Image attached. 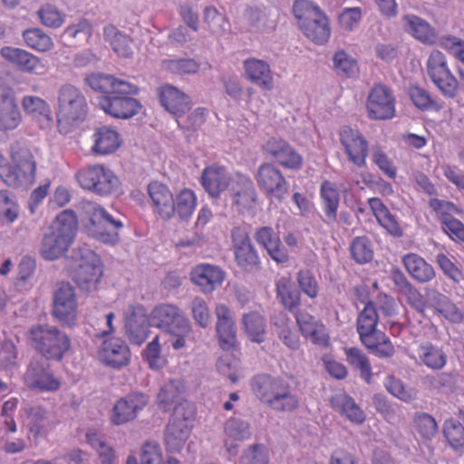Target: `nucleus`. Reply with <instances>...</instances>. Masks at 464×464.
Here are the masks:
<instances>
[{
  "mask_svg": "<svg viewBox=\"0 0 464 464\" xmlns=\"http://www.w3.org/2000/svg\"><path fill=\"white\" fill-rule=\"evenodd\" d=\"M401 261L408 274L419 283H428L435 277L432 266L418 254H406Z\"/></svg>",
  "mask_w": 464,
  "mask_h": 464,
  "instance_id": "41",
  "label": "nucleus"
},
{
  "mask_svg": "<svg viewBox=\"0 0 464 464\" xmlns=\"http://www.w3.org/2000/svg\"><path fill=\"white\" fill-rule=\"evenodd\" d=\"M255 239L263 246L276 263L285 264L289 260V255L282 246L279 236L271 227H262L256 229Z\"/></svg>",
  "mask_w": 464,
  "mask_h": 464,
  "instance_id": "35",
  "label": "nucleus"
},
{
  "mask_svg": "<svg viewBox=\"0 0 464 464\" xmlns=\"http://www.w3.org/2000/svg\"><path fill=\"white\" fill-rule=\"evenodd\" d=\"M197 206V196L195 192L189 188H183L177 195L174 200V214L186 219L191 217Z\"/></svg>",
  "mask_w": 464,
  "mask_h": 464,
  "instance_id": "55",
  "label": "nucleus"
},
{
  "mask_svg": "<svg viewBox=\"0 0 464 464\" xmlns=\"http://www.w3.org/2000/svg\"><path fill=\"white\" fill-rule=\"evenodd\" d=\"M180 391L174 381L165 383L158 394V405L164 411H169L178 401Z\"/></svg>",
  "mask_w": 464,
  "mask_h": 464,
  "instance_id": "64",
  "label": "nucleus"
},
{
  "mask_svg": "<svg viewBox=\"0 0 464 464\" xmlns=\"http://www.w3.org/2000/svg\"><path fill=\"white\" fill-rule=\"evenodd\" d=\"M333 410L353 424L361 425L366 415L355 401L344 392L334 395L330 400Z\"/></svg>",
  "mask_w": 464,
  "mask_h": 464,
  "instance_id": "39",
  "label": "nucleus"
},
{
  "mask_svg": "<svg viewBox=\"0 0 464 464\" xmlns=\"http://www.w3.org/2000/svg\"><path fill=\"white\" fill-rule=\"evenodd\" d=\"M143 358L148 362L150 369L160 370L162 369L167 360L161 355V346L160 343L159 335L155 336L150 342L143 352Z\"/></svg>",
  "mask_w": 464,
  "mask_h": 464,
  "instance_id": "60",
  "label": "nucleus"
},
{
  "mask_svg": "<svg viewBox=\"0 0 464 464\" xmlns=\"http://www.w3.org/2000/svg\"><path fill=\"white\" fill-rule=\"evenodd\" d=\"M379 314L374 303H369L359 312L356 330L362 343L380 358H389L395 353L390 338L377 329Z\"/></svg>",
  "mask_w": 464,
  "mask_h": 464,
  "instance_id": "7",
  "label": "nucleus"
},
{
  "mask_svg": "<svg viewBox=\"0 0 464 464\" xmlns=\"http://www.w3.org/2000/svg\"><path fill=\"white\" fill-rule=\"evenodd\" d=\"M23 121L22 112L12 87L0 83V132L15 130Z\"/></svg>",
  "mask_w": 464,
  "mask_h": 464,
  "instance_id": "22",
  "label": "nucleus"
},
{
  "mask_svg": "<svg viewBox=\"0 0 464 464\" xmlns=\"http://www.w3.org/2000/svg\"><path fill=\"white\" fill-rule=\"evenodd\" d=\"M147 193L155 213L164 219H170L174 216V197L166 184L151 181L147 186Z\"/></svg>",
  "mask_w": 464,
  "mask_h": 464,
  "instance_id": "29",
  "label": "nucleus"
},
{
  "mask_svg": "<svg viewBox=\"0 0 464 464\" xmlns=\"http://www.w3.org/2000/svg\"><path fill=\"white\" fill-rule=\"evenodd\" d=\"M149 323L151 326L169 334V342L174 350H180L196 343L189 320L175 304L168 303L157 304L150 312Z\"/></svg>",
  "mask_w": 464,
  "mask_h": 464,
  "instance_id": "4",
  "label": "nucleus"
},
{
  "mask_svg": "<svg viewBox=\"0 0 464 464\" xmlns=\"http://www.w3.org/2000/svg\"><path fill=\"white\" fill-rule=\"evenodd\" d=\"M26 384L33 389L54 392L60 388V381L51 372L50 365L40 360H33L24 374Z\"/></svg>",
  "mask_w": 464,
  "mask_h": 464,
  "instance_id": "24",
  "label": "nucleus"
},
{
  "mask_svg": "<svg viewBox=\"0 0 464 464\" xmlns=\"http://www.w3.org/2000/svg\"><path fill=\"white\" fill-rule=\"evenodd\" d=\"M274 324L277 328V334L283 343L292 350L298 349L300 345L299 336L289 328L288 325L291 324V321L287 315L285 313H279Z\"/></svg>",
  "mask_w": 464,
  "mask_h": 464,
  "instance_id": "56",
  "label": "nucleus"
},
{
  "mask_svg": "<svg viewBox=\"0 0 464 464\" xmlns=\"http://www.w3.org/2000/svg\"><path fill=\"white\" fill-rule=\"evenodd\" d=\"M37 16L42 24L50 28H59L64 22L63 15L59 9L50 4L42 5L37 11Z\"/></svg>",
  "mask_w": 464,
  "mask_h": 464,
  "instance_id": "62",
  "label": "nucleus"
},
{
  "mask_svg": "<svg viewBox=\"0 0 464 464\" xmlns=\"http://www.w3.org/2000/svg\"><path fill=\"white\" fill-rule=\"evenodd\" d=\"M333 62L335 71L341 76L349 78L353 76L358 71L356 60L344 51L341 50L336 52L334 55Z\"/></svg>",
  "mask_w": 464,
  "mask_h": 464,
  "instance_id": "61",
  "label": "nucleus"
},
{
  "mask_svg": "<svg viewBox=\"0 0 464 464\" xmlns=\"http://www.w3.org/2000/svg\"><path fill=\"white\" fill-rule=\"evenodd\" d=\"M230 237L231 250L237 265L245 271L258 268L259 256L246 229L241 226L234 227L230 231Z\"/></svg>",
  "mask_w": 464,
  "mask_h": 464,
  "instance_id": "19",
  "label": "nucleus"
},
{
  "mask_svg": "<svg viewBox=\"0 0 464 464\" xmlns=\"http://www.w3.org/2000/svg\"><path fill=\"white\" fill-rule=\"evenodd\" d=\"M339 140L349 161L358 168H364L369 154V144L362 133L344 126L339 131Z\"/></svg>",
  "mask_w": 464,
  "mask_h": 464,
  "instance_id": "21",
  "label": "nucleus"
},
{
  "mask_svg": "<svg viewBox=\"0 0 464 464\" xmlns=\"http://www.w3.org/2000/svg\"><path fill=\"white\" fill-rule=\"evenodd\" d=\"M372 160L379 169L389 179H394L397 176V168L385 151L379 146L372 150Z\"/></svg>",
  "mask_w": 464,
  "mask_h": 464,
  "instance_id": "63",
  "label": "nucleus"
},
{
  "mask_svg": "<svg viewBox=\"0 0 464 464\" xmlns=\"http://www.w3.org/2000/svg\"><path fill=\"white\" fill-rule=\"evenodd\" d=\"M30 345L48 361L61 362L72 348L69 335L50 324H36L28 332Z\"/></svg>",
  "mask_w": 464,
  "mask_h": 464,
  "instance_id": "8",
  "label": "nucleus"
},
{
  "mask_svg": "<svg viewBox=\"0 0 464 464\" xmlns=\"http://www.w3.org/2000/svg\"><path fill=\"white\" fill-rule=\"evenodd\" d=\"M18 214L19 206L14 197L6 189L0 190V220L13 223Z\"/></svg>",
  "mask_w": 464,
  "mask_h": 464,
  "instance_id": "58",
  "label": "nucleus"
},
{
  "mask_svg": "<svg viewBox=\"0 0 464 464\" xmlns=\"http://www.w3.org/2000/svg\"><path fill=\"white\" fill-rule=\"evenodd\" d=\"M0 55L22 72L34 73L44 69L41 58L24 49L4 46L0 49Z\"/></svg>",
  "mask_w": 464,
  "mask_h": 464,
  "instance_id": "33",
  "label": "nucleus"
},
{
  "mask_svg": "<svg viewBox=\"0 0 464 464\" xmlns=\"http://www.w3.org/2000/svg\"><path fill=\"white\" fill-rule=\"evenodd\" d=\"M162 69L174 75L197 73L199 64L192 58L166 59L162 61Z\"/></svg>",
  "mask_w": 464,
  "mask_h": 464,
  "instance_id": "54",
  "label": "nucleus"
},
{
  "mask_svg": "<svg viewBox=\"0 0 464 464\" xmlns=\"http://www.w3.org/2000/svg\"><path fill=\"white\" fill-rule=\"evenodd\" d=\"M85 212L89 219L88 229L99 241L114 245L119 241V230L123 224L113 218L102 206L89 202Z\"/></svg>",
  "mask_w": 464,
  "mask_h": 464,
  "instance_id": "12",
  "label": "nucleus"
},
{
  "mask_svg": "<svg viewBox=\"0 0 464 464\" xmlns=\"http://www.w3.org/2000/svg\"><path fill=\"white\" fill-rule=\"evenodd\" d=\"M78 227V218L73 210L65 209L57 215L44 236L40 252L46 260H55L63 256L72 244Z\"/></svg>",
  "mask_w": 464,
  "mask_h": 464,
  "instance_id": "5",
  "label": "nucleus"
},
{
  "mask_svg": "<svg viewBox=\"0 0 464 464\" xmlns=\"http://www.w3.org/2000/svg\"><path fill=\"white\" fill-rule=\"evenodd\" d=\"M401 23L403 30L420 43L428 45L437 43L434 28L424 19L415 14H405Z\"/></svg>",
  "mask_w": 464,
  "mask_h": 464,
  "instance_id": "38",
  "label": "nucleus"
},
{
  "mask_svg": "<svg viewBox=\"0 0 464 464\" xmlns=\"http://www.w3.org/2000/svg\"><path fill=\"white\" fill-rule=\"evenodd\" d=\"M276 297L284 308L291 313L295 312L301 304V294L294 288L288 276L280 277L276 284Z\"/></svg>",
  "mask_w": 464,
  "mask_h": 464,
  "instance_id": "43",
  "label": "nucleus"
},
{
  "mask_svg": "<svg viewBox=\"0 0 464 464\" xmlns=\"http://www.w3.org/2000/svg\"><path fill=\"white\" fill-rule=\"evenodd\" d=\"M74 266L71 276L79 288L86 291L95 289L102 276L101 258L92 250L79 248L73 256Z\"/></svg>",
  "mask_w": 464,
  "mask_h": 464,
  "instance_id": "11",
  "label": "nucleus"
},
{
  "mask_svg": "<svg viewBox=\"0 0 464 464\" xmlns=\"http://www.w3.org/2000/svg\"><path fill=\"white\" fill-rule=\"evenodd\" d=\"M262 152L286 169L299 170L304 164L302 155L287 140L281 138L268 139L262 146Z\"/></svg>",
  "mask_w": 464,
  "mask_h": 464,
  "instance_id": "20",
  "label": "nucleus"
},
{
  "mask_svg": "<svg viewBox=\"0 0 464 464\" xmlns=\"http://www.w3.org/2000/svg\"><path fill=\"white\" fill-rule=\"evenodd\" d=\"M412 423L414 431L424 440H430L438 432L437 421L429 413H415Z\"/></svg>",
  "mask_w": 464,
  "mask_h": 464,
  "instance_id": "53",
  "label": "nucleus"
},
{
  "mask_svg": "<svg viewBox=\"0 0 464 464\" xmlns=\"http://www.w3.org/2000/svg\"><path fill=\"white\" fill-rule=\"evenodd\" d=\"M88 115V104L80 89L64 84L57 92L56 118L59 130L67 132L69 127L83 121Z\"/></svg>",
  "mask_w": 464,
  "mask_h": 464,
  "instance_id": "9",
  "label": "nucleus"
},
{
  "mask_svg": "<svg viewBox=\"0 0 464 464\" xmlns=\"http://www.w3.org/2000/svg\"><path fill=\"white\" fill-rule=\"evenodd\" d=\"M245 77L264 91L274 88V76L267 62L257 58H248L243 62Z\"/></svg>",
  "mask_w": 464,
  "mask_h": 464,
  "instance_id": "34",
  "label": "nucleus"
},
{
  "mask_svg": "<svg viewBox=\"0 0 464 464\" xmlns=\"http://www.w3.org/2000/svg\"><path fill=\"white\" fill-rule=\"evenodd\" d=\"M255 179L261 193L270 200L281 202L289 191V185L282 171L273 163L259 165Z\"/></svg>",
  "mask_w": 464,
  "mask_h": 464,
  "instance_id": "14",
  "label": "nucleus"
},
{
  "mask_svg": "<svg viewBox=\"0 0 464 464\" xmlns=\"http://www.w3.org/2000/svg\"><path fill=\"white\" fill-rule=\"evenodd\" d=\"M253 394L276 412H293L300 406V400L290 383L267 373L254 376L250 382Z\"/></svg>",
  "mask_w": 464,
  "mask_h": 464,
  "instance_id": "3",
  "label": "nucleus"
},
{
  "mask_svg": "<svg viewBox=\"0 0 464 464\" xmlns=\"http://www.w3.org/2000/svg\"><path fill=\"white\" fill-rule=\"evenodd\" d=\"M293 13L303 34L316 45L325 44L332 34L330 20L318 5L310 0H295Z\"/></svg>",
  "mask_w": 464,
  "mask_h": 464,
  "instance_id": "6",
  "label": "nucleus"
},
{
  "mask_svg": "<svg viewBox=\"0 0 464 464\" xmlns=\"http://www.w3.org/2000/svg\"><path fill=\"white\" fill-rule=\"evenodd\" d=\"M295 320L304 337L310 338L313 343L322 347L330 345V336L321 321L304 311L296 312Z\"/></svg>",
  "mask_w": 464,
  "mask_h": 464,
  "instance_id": "32",
  "label": "nucleus"
},
{
  "mask_svg": "<svg viewBox=\"0 0 464 464\" xmlns=\"http://www.w3.org/2000/svg\"><path fill=\"white\" fill-rule=\"evenodd\" d=\"M147 403L148 398L143 393H132L118 400L112 410L111 421L121 425L134 420Z\"/></svg>",
  "mask_w": 464,
  "mask_h": 464,
  "instance_id": "30",
  "label": "nucleus"
},
{
  "mask_svg": "<svg viewBox=\"0 0 464 464\" xmlns=\"http://www.w3.org/2000/svg\"><path fill=\"white\" fill-rule=\"evenodd\" d=\"M184 411L183 404L176 406L166 427L164 441L168 451L177 452L182 450L190 435L192 428L190 419L194 411L191 410L188 415H186Z\"/></svg>",
  "mask_w": 464,
  "mask_h": 464,
  "instance_id": "16",
  "label": "nucleus"
},
{
  "mask_svg": "<svg viewBox=\"0 0 464 464\" xmlns=\"http://www.w3.org/2000/svg\"><path fill=\"white\" fill-rule=\"evenodd\" d=\"M74 177L83 190L102 197L114 193L120 185L115 173L102 163L85 165L75 172Z\"/></svg>",
  "mask_w": 464,
  "mask_h": 464,
  "instance_id": "10",
  "label": "nucleus"
},
{
  "mask_svg": "<svg viewBox=\"0 0 464 464\" xmlns=\"http://www.w3.org/2000/svg\"><path fill=\"white\" fill-rule=\"evenodd\" d=\"M99 360L113 369L127 366L130 361V351L126 343L117 337L106 339L98 350Z\"/></svg>",
  "mask_w": 464,
  "mask_h": 464,
  "instance_id": "23",
  "label": "nucleus"
},
{
  "mask_svg": "<svg viewBox=\"0 0 464 464\" xmlns=\"http://www.w3.org/2000/svg\"><path fill=\"white\" fill-rule=\"evenodd\" d=\"M215 314L217 316L216 332L220 348L224 351L236 350L237 346V331L230 309L226 304H219L216 306Z\"/></svg>",
  "mask_w": 464,
  "mask_h": 464,
  "instance_id": "25",
  "label": "nucleus"
},
{
  "mask_svg": "<svg viewBox=\"0 0 464 464\" xmlns=\"http://www.w3.org/2000/svg\"><path fill=\"white\" fill-rule=\"evenodd\" d=\"M231 208L239 214L252 210L257 201V193L250 177L241 172L232 176V183L227 189Z\"/></svg>",
  "mask_w": 464,
  "mask_h": 464,
  "instance_id": "18",
  "label": "nucleus"
},
{
  "mask_svg": "<svg viewBox=\"0 0 464 464\" xmlns=\"http://www.w3.org/2000/svg\"><path fill=\"white\" fill-rule=\"evenodd\" d=\"M224 432L227 439L237 441L248 440L251 437L250 424L237 418L226 421Z\"/></svg>",
  "mask_w": 464,
  "mask_h": 464,
  "instance_id": "57",
  "label": "nucleus"
},
{
  "mask_svg": "<svg viewBox=\"0 0 464 464\" xmlns=\"http://www.w3.org/2000/svg\"><path fill=\"white\" fill-rule=\"evenodd\" d=\"M239 464H269V451L266 445L256 443L244 450Z\"/></svg>",
  "mask_w": 464,
  "mask_h": 464,
  "instance_id": "59",
  "label": "nucleus"
},
{
  "mask_svg": "<svg viewBox=\"0 0 464 464\" xmlns=\"http://www.w3.org/2000/svg\"><path fill=\"white\" fill-rule=\"evenodd\" d=\"M349 249L352 258L357 264H367L373 258L372 242L366 236L355 237L351 242Z\"/></svg>",
  "mask_w": 464,
  "mask_h": 464,
  "instance_id": "52",
  "label": "nucleus"
},
{
  "mask_svg": "<svg viewBox=\"0 0 464 464\" xmlns=\"http://www.w3.org/2000/svg\"><path fill=\"white\" fill-rule=\"evenodd\" d=\"M242 324L247 337L255 343H263L266 334L264 317L257 312H250L243 315Z\"/></svg>",
  "mask_w": 464,
  "mask_h": 464,
  "instance_id": "49",
  "label": "nucleus"
},
{
  "mask_svg": "<svg viewBox=\"0 0 464 464\" xmlns=\"http://www.w3.org/2000/svg\"><path fill=\"white\" fill-rule=\"evenodd\" d=\"M103 37L119 56L129 58L132 55L131 40L122 34L114 25L108 24L104 26Z\"/></svg>",
  "mask_w": 464,
  "mask_h": 464,
  "instance_id": "47",
  "label": "nucleus"
},
{
  "mask_svg": "<svg viewBox=\"0 0 464 464\" xmlns=\"http://www.w3.org/2000/svg\"><path fill=\"white\" fill-rule=\"evenodd\" d=\"M367 202L372 215L382 227L393 237H400L403 235L402 228L396 218L391 213L381 198L372 197L368 198Z\"/></svg>",
  "mask_w": 464,
  "mask_h": 464,
  "instance_id": "40",
  "label": "nucleus"
},
{
  "mask_svg": "<svg viewBox=\"0 0 464 464\" xmlns=\"http://www.w3.org/2000/svg\"><path fill=\"white\" fill-rule=\"evenodd\" d=\"M37 162L31 149L14 142L9 150V160L0 153V179L13 188H31L36 181Z\"/></svg>",
  "mask_w": 464,
  "mask_h": 464,
  "instance_id": "2",
  "label": "nucleus"
},
{
  "mask_svg": "<svg viewBox=\"0 0 464 464\" xmlns=\"http://www.w3.org/2000/svg\"><path fill=\"white\" fill-rule=\"evenodd\" d=\"M365 107L371 120H392L396 113V98L392 90L383 83H374L368 93Z\"/></svg>",
  "mask_w": 464,
  "mask_h": 464,
  "instance_id": "15",
  "label": "nucleus"
},
{
  "mask_svg": "<svg viewBox=\"0 0 464 464\" xmlns=\"http://www.w3.org/2000/svg\"><path fill=\"white\" fill-rule=\"evenodd\" d=\"M85 80L93 91L104 94L99 99V105L106 114L125 120L140 111L141 103L132 97L139 92L136 85L113 75L102 73H92Z\"/></svg>",
  "mask_w": 464,
  "mask_h": 464,
  "instance_id": "1",
  "label": "nucleus"
},
{
  "mask_svg": "<svg viewBox=\"0 0 464 464\" xmlns=\"http://www.w3.org/2000/svg\"><path fill=\"white\" fill-rule=\"evenodd\" d=\"M91 151L95 155H108L115 152L121 146V136L112 128L102 126L95 129L92 136Z\"/></svg>",
  "mask_w": 464,
  "mask_h": 464,
  "instance_id": "37",
  "label": "nucleus"
},
{
  "mask_svg": "<svg viewBox=\"0 0 464 464\" xmlns=\"http://www.w3.org/2000/svg\"><path fill=\"white\" fill-rule=\"evenodd\" d=\"M160 104L176 118H181L191 108L190 97L171 84H164L158 90Z\"/></svg>",
  "mask_w": 464,
  "mask_h": 464,
  "instance_id": "27",
  "label": "nucleus"
},
{
  "mask_svg": "<svg viewBox=\"0 0 464 464\" xmlns=\"http://www.w3.org/2000/svg\"><path fill=\"white\" fill-rule=\"evenodd\" d=\"M21 103L24 112L36 120L42 129L51 126L53 122L52 111L44 99L26 95L23 97Z\"/></svg>",
  "mask_w": 464,
  "mask_h": 464,
  "instance_id": "42",
  "label": "nucleus"
},
{
  "mask_svg": "<svg viewBox=\"0 0 464 464\" xmlns=\"http://www.w3.org/2000/svg\"><path fill=\"white\" fill-rule=\"evenodd\" d=\"M432 206L438 210L443 232L452 241L464 244V224L450 214L458 210L457 207L453 203L440 200H436Z\"/></svg>",
  "mask_w": 464,
  "mask_h": 464,
  "instance_id": "31",
  "label": "nucleus"
},
{
  "mask_svg": "<svg viewBox=\"0 0 464 464\" xmlns=\"http://www.w3.org/2000/svg\"><path fill=\"white\" fill-rule=\"evenodd\" d=\"M430 306L436 313L452 323H460L464 320V312L445 295L435 293L430 299Z\"/></svg>",
  "mask_w": 464,
  "mask_h": 464,
  "instance_id": "46",
  "label": "nucleus"
},
{
  "mask_svg": "<svg viewBox=\"0 0 464 464\" xmlns=\"http://www.w3.org/2000/svg\"><path fill=\"white\" fill-rule=\"evenodd\" d=\"M78 304L72 285L68 282L57 284L53 293V316L64 326L72 327L77 321Z\"/></svg>",
  "mask_w": 464,
  "mask_h": 464,
  "instance_id": "17",
  "label": "nucleus"
},
{
  "mask_svg": "<svg viewBox=\"0 0 464 464\" xmlns=\"http://www.w3.org/2000/svg\"><path fill=\"white\" fill-rule=\"evenodd\" d=\"M427 73L433 84L447 98L459 93V81L449 68L447 58L439 50H433L427 60Z\"/></svg>",
  "mask_w": 464,
  "mask_h": 464,
  "instance_id": "13",
  "label": "nucleus"
},
{
  "mask_svg": "<svg viewBox=\"0 0 464 464\" xmlns=\"http://www.w3.org/2000/svg\"><path fill=\"white\" fill-rule=\"evenodd\" d=\"M420 362L429 369L439 371L444 368L448 357L441 347L431 343H421L417 350Z\"/></svg>",
  "mask_w": 464,
  "mask_h": 464,
  "instance_id": "44",
  "label": "nucleus"
},
{
  "mask_svg": "<svg viewBox=\"0 0 464 464\" xmlns=\"http://www.w3.org/2000/svg\"><path fill=\"white\" fill-rule=\"evenodd\" d=\"M200 182L209 197L218 198L230 187L232 176H230L226 167L212 164L202 170Z\"/></svg>",
  "mask_w": 464,
  "mask_h": 464,
  "instance_id": "28",
  "label": "nucleus"
},
{
  "mask_svg": "<svg viewBox=\"0 0 464 464\" xmlns=\"http://www.w3.org/2000/svg\"><path fill=\"white\" fill-rule=\"evenodd\" d=\"M192 282L198 285L202 292L211 293L221 285L225 274L221 268L208 264L198 265L190 274Z\"/></svg>",
  "mask_w": 464,
  "mask_h": 464,
  "instance_id": "36",
  "label": "nucleus"
},
{
  "mask_svg": "<svg viewBox=\"0 0 464 464\" xmlns=\"http://www.w3.org/2000/svg\"><path fill=\"white\" fill-rule=\"evenodd\" d=\"M346 361L354 369L360 372L361 377L370 383L372 377V366L366 354L357 347H349L344 349Z\"/></svg>",
  "mask_w": 464,
  "mask_h": 464,
  "instance_id": "50",
  "label": "nucleus"
},
{
  "mask_svg": "<svg viewBox=\"0 0 464 464\" xmlns=\"http://www.w3.org/2000/svg\"><path fill=\"white\" fill-rule=\"evenodd\" d=\"M444 438L454 450L464 449V426L456 419L445 420L442 427Z\"/></svg>",
  "mask_w": 464,
  "mask_h": 464,
  "instance_id": "51",
  "label": "nucleus"
},
{
  "mask_svg": "<svg viewBox=\"0 0 464 464\" xmlns=\"http://www.w3.org/2000/svg\"><path fill=\"white\" fill-rule=\"evenodd\" d=\"M320 197L325 217L330 221H335L340 203V194L335 184L329 180L323 181L320 187Z\"/></svg>",
  "mask_w": 464,
  "mask_h": 464,
  "instance_id": "45",
  "label": "nucleus"
},
{
  "mask_svg": "<svg viewBox=\"0 0 464 464\" xmlns=\"http://www.w3.org/2000/svg\"><path fill=\"white\" fill-rule=\"evenodd\" d=\"M25 45L38 53H47L53 49L52 37L40 28H28L22 33Z\"/></svg>",
  "mask_w": 464,
  "mask_h": 464,
  "instance_id": "48",
  "label": "nucleus"
},
{
  "mask_svg": "<svg viewBox=\"0 0 464 464\" xmlns=\"http://www.w3.org/2000/svg\"><path fill=\"white\" fill-rule=\"evenodd\" d=\"M145 308L140 305H130L125 314V333L129 341L137 345L142 344L149 336Z\"/></svg>",
  "mask_w": 464,
  "mask_h": 464,
  "instance_id": "26",
  "label": "nucleus"
}]
</instances>
